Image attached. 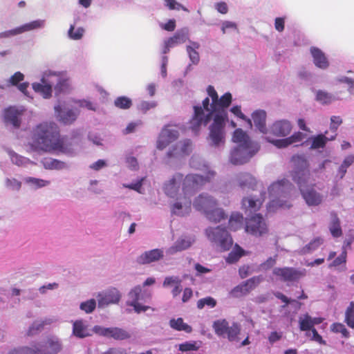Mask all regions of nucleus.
Instances as JSON below:
<instances>
[{
    "label": "nucleus",
    "mask_w": 354,
    "mask_h": 354,
    "mask_svg": "<svg viewBox=\"0 0 354 354\" xmlns=\"http://www.w3.org/2000/svg\"><path fill=\"white\" fill-rule=\"evenodd\" d=\"M313 58L315 65L322 69H326L329 66L328 61L325 54L317 47H311L310 49Z\"/></svg>",
    "instance_id": "obj_32"
},
{
    "label": "nucleus",
    "mask_w": 354,
    "mask_h": 354,
    "mask_svg": "<svg viewBox=\"0 0 354 354\" xmlns=\"http://www.w3.org/2000/svg\"><path fill=\"white\" fill-rule=\"evenodd\" d=\"M32 87L36 93H39L44 99H49L52 97L53 88L49 77L44 81L42 75L40 82L32 83Z\"/></svg>",
    "instance_id": "obj_29"
},
{
    "label": "nucleus",
    "mask_w": 354,
    "mask_h": 354,
    "mask_svg": "<svg viewBox=\"0 0 354 354\" xmlns=\"http://www.w3.org/2000/svg\"><path fill=\"white\" fill-rule=\"evenodd\" d=\"M264 200V196L256 198L254 196H248L243 198L242 200V209L245 211V214H252L257 212Z\"/></svg>",
    "instance_id": "obj_30"
},
{
    "label": "nucleus",
    "mask_w": 354,
    "mask_h": 354,
    "mask_svg": "<svg viewBox=\"0 0 354 354\" xmlns=\"http://www.w3.org/2000/svg\"><path fill=\"white\" fill-rule=\"evenodd\" d=\"M244 254V250L238 245H236L234 249L230 252L226 258V261L229 263L236 262Z\"/></svg>",
    "instance_id": "obj_48"
},
{
    "label": "nucleus",
    "mask_w": 354,
    "mask_h": 354,
    "mask_svg": "<svg viewBox=\"0 0 354 354\" xmlns=\"http://www.w3.org/2000/svg\"><path fill=\"white\" fill-rule=\"evenodd\" d=\"M230 111L237 118L245 121L249 127H252V120L242 113L241 106L234 105L230 109Z\"/></svg>",
    "instance_id": "obj_51"
},
{
    "label": "nucleus",
    "mask_w": 354,
    "mask_h": 354,
    "mask_svg": "<svg viewBox=\"0 0 354 354\" xmlns=\"http://www.w3.org/2000/svg\"><path fill=\"white\" fill-rule=\"evenodd\" d=\"M212 327L218 336L227 337L230 342H239L241 326L238 323L232 322L230 324L226 319H220L214 322Z\"/></svg>",
    "instance_id": "obj_9"
},
{
    "label": "nucleus",
    "mask_w": 354,
    "mask_h": 354,
    "mask_svg": "<svg viewBox=\"0 0 354 354\" xmlns=\"http://www.w3.org/2000/svg\"><path fill=\"white\" fill-rule=\"evenodd\" d=\"M335 138L336 134L330 138H327L325 134L321 133L309 138L306 142L310 145V149H319L321 148L323 149L326 146L327 141L333 140Z\"/></svg>",
    "instance_id": "obj_31"
},
{
    "label": "nucleus",
    "mask_w": 354,
    "mask_h": 354,
    "mask_svg": "<svg viewBox=\"0 0 354 354\" xmlns=\"http://www.w3.org/2000/svg\"><path fill=\"white\" fill-rule=\"evenodd\" d=\"M190 166L196 169L201 170L205 175L188 174L185 176L182 187L183 195L176 197V201L171 204V212L178 216L188 215L192 210V195L203 185L210 182L215 176L216 172L207 164L198 161V158L192 156Z\"/></svg>",
    "instance_id": "obj_2"
},
{
    "label": "nucleus",
    "mask_w": 354,
    "mask_h": 354,
    "mask_svg": "<svg viewBox=\"0 0 354 354\" xmlns=\"http://www.w3.org/2000/svg\"><path fill=\"white\" fill-rule=\"evenodd\" d=\"M5 185L10 190L19 191L21 187V182L15 178H6Z\"/></svg>",
    "instance_id": "obj_55"
},
{
    "label": "nucleus",
    "mask_w": 354,
    "mask_h": 354,
    "mask_svg": "<svg viewBox=\"0 0 354 354\" xmlns=\"http://www.w3.org/2000/svg\"><path fill=\"white\" fill-rule=\"evenodd\" d=\"M267 113L263 110H256L252 113V122L256 129L263 135L264 138L268 142V138H272L268 136V127H266Z\"/></svg>",
    "instance_id": "obj_24"
},
{
    "label": "nucleus",
    "mask_w": 354,
    "mask_h": 354,
    "mask_svg": "<svg viewBox=\"0 0 354 354\" xmlns=\"http://www.w3.org/2000/svg\"><path fill=\"white\" fill-rule=\"evenodd\" d=\"M236 180L241 188H253L256 185V179L248 173L240 174Z\"/></svg>",
    "instance_id": "obj_39"
},
{
    "label": "nucleus",
    "mask_w": 354,
    "mask_h": 354,
    "mask_svg": "<svg viewBox=\"0 0 354 354\" xmlns=\"http://www.w3.org/2000/svg\"><path fill=\"white\" fill-rule=\"evenodd\" d=\"M306 138V134L300 131L295 132L290 136L283 139L268 138V142L272 143L277 148H285L289 145L299 142Z\"/></svg>",
    "instance_id": "obj_27"
},
{
    "label": "nucleus",
    "mask_w": 354,
    "mask_h": 354,
    "mask_svg": "<svg viewBox=\"0 0 354 354\" xmlns=\"http://www.w3.org/2000/svg\"><path fill=\"white\" fill-rule=\"evenodd\" d=\"M216 201L207 194H200L193 203L196 210L203 212L209 221L215 223L225 217L223 210L216 207Z\"/></svg>",
    "instance_id": "obj_7"
},
{
    "label": "nucleus",
    "mask_w": 354,
    "mask_h": 354,
    "mask_svg": "<svg viewBox=\"0 0 354 354\" xmlns=\"http://www.w3.org/2000/svg\"><path fill=\"white\" fill-rule=\"evenodd\" d=\"M179 136L178 127L176 125H165L158 135L156 141L157 149L159 150L166 149L170 144L176 141Z\"/></svg>",
    "instance_id": "obj_12"
},
{
    "label": "nucleus",
    "mask_w": 354,
    "mask_h": 354,
    "mask_svg": "<svg viewBox=\"0 0 354 354\" xmlns=\"http://www.w3.org/2000/svg\"><path fill=\"white\" fill-rule=\"evenodd\" d=\"M207 93L208 97L203 100L202 104L194 106V115L189 122V129L196 134L202 125L205 126L212 120L209 127L208 141L210 146L221 148L225 142V126L228 119L227 109L232 102V95L227 92L218 97L212 86H208Z\"/></svg>",
    "instance_id": "obj_1"
},
{
    "label": "nucleus",
    "mask_w": 354,
    "mask_h": 354,
    "mask_svg": "<svg viewBox=\"0 0 354 354\" xmlns=\"http://www.w3.org/2000/svg\"><path fill=\"white\" fill-rule=\"evenodd\" d=\"M24 80V75L18 71L14 73L8 80L9 84L12 86H17Z\"/></svg>",
    "instance_id": "obj_61"
},
{
    "label": "nucleus",
    "mask_w": 354,
    "mask_h": 354,
    "mask_svg": "<svg viewBox=\"0 0 354 354\" xmlns=\"http://www.w3.org/2000/svg\"><path fill=\"white\" fill-rule=\"evenodd\" d=\"M85 30L82 27L75 28L74 24H71L68 30L67 35L69 39L72 40L81 39L84 34Z\"/></svg>",
    "instance_id": "obj_45"
},
{
    "label": "nucleus",
    "mask_w": 354,
    "mask_h": 354,
    "mask_svg": "<svg viewBox=\"0 0 354 354\" xmlns=\"http://www.w3.org/2000/svg\"><path fill=\"white\" fill-rule=\"evenodd\" d=\"M121 295L116 288H111L97 295V304L99 308H104L110 304L119 302Z\"/></svg>",
    "instance_id": "obj_22"
},
{
    "label": "nucleus",
    "mask_w": 354,
    "mask_h": 354,
    "mask_svg": "<svg viewBox=\"0 0 354 354\" xmlns=\"http://www.w3.org/2000/svg\"><path fill=\"white\" fill-rule=\"evenodd\" d=\"M25 111L26 109L23 106H10L5 109L3 111L5 123L14 128H19L21 122V116Z\"/></svg>",
    "instance_id": "obj_18"
},
{
    "label": "nucleus",
    "mask_w": 354,
    "mask_h": 354,
    "mask_svg": "<svg viewBox=\"0 0 354 354\" xmlns=\"http://www.w3.org/2000/svg\"><path fill=\"white\" fill-rule=\"evenodd\" d=\"M163 249L156 248L145 251L137 257V263L142 265L157 262L164 257Z\"/></svg>",
    "instance_id": "obj_26"
},
{
    "label": "nucleus",
    "mask_w": 354,
    "mask_h": 354,
    "mask_svg": "<svg viewBox=\"0 0 354 354\" xmlns=\"http://www.w3.org/2000/svg\"><path fill=\"white\" fill-rule=\"evenodd\" d=\"M293 185L285 178L278 180L268 187L270 202L268 205L269 212H274L278 208L287 209L291 207Z\"/></svg>",
    "instance_id": "obj_6"
},
{
    "label": "nucleus",
    "mask_w": 354,
    "mask_h": 354,
    "mask_svg": "<svg viewBox=\"0 0 354 354\" xmlns=\"http://www.w3.org/2000/svg\"><path fill=\"white\" fill-rule=\"evenodd\" d=\"M316 100L322 104H327L335 101V97L326 91L319 90L316 93Z\"/></svg>",
    "instance_id": "obj_46"
},
{
    "label": "nucleus",
    "mask_w": 354,
    "mask_h": 354,
    "mask_svg": "<svg viewBox=\"0 0 354 354\" xmlns=\"http://www.w3.org/2000/svg\"><path fill=\"white\" fill-rule=\"evenodd\" d=\"M72 335L77 338L83 339L90 337L94 333L93 328H90L86 320L80 319L72 321Z\"/></svg>",
    "instance_id": "obj_25"
},
{
    "label": "nucleus",
    "mask_w": 354,
    "mask_h": 354,
    "mask_svg": "<svg viewBox=\"0 0 354 354\" xmlns=\"http://www.w3.org/2000/svg\"><path fill=\"white\" fill-rule=\"evenodd\" d=\"M216 304V301L211 297H207L205 298L201 299L197 302V307L199 309H202L205 306H207L209 308H214Z\"/></svg>",
    "instance_id": "obj_56"
},
{
    "label": "nucleus",
    "mask_w": 354,
    "mask_h": 354,
    "mask_svg": "<svg viewBox=\"0 0 354 354\" xmlns=\"http://www.w3.org/2000/svg\"><path fill=\"white\" fill-rule=\"evenodd\" d=\"M93 331L99 335L106 337H112L119 340H123L130 337L128 332L117 327L104 328L100 326H95L93 327Z\"/></svg>",
    "instance_id": "obj_21"
},
{
    "label": "nucleus",
    "mask_w": 354,
    "mask_h": 354,
    "mask_svg": "<svg viewBox=\"0 0 354 354\" xmlns=\"http://www.w3.org/2000/svg\"><path fill=\"white\" fill-rule=\"evenodd\" d=\"M200 47L201 45L198 42L192 40H189V43L186 46V51L189 60L194 65H197L200 61V55L198 52Z\"/></svg>",
    "instance_id": "obj_36"
},
{
    "label": "nucleus",
    "mask_w": 354,
    "mask_h": 354,
    "mask_svg": "<svg viewBox=\"0 0 354 354\" xmlns=\"http://www.w3.org/2000/svg\"><path fill=\"white\" fill-rule=\"evenodd\" d=\"M35 347L38 353L57 354L62 349V343L58 337L49 335L43 343H39Z\"/></svg>",
    "instance_id": "obj_17"
},
{
    "label": "nucleus",
    "mask_w": 354,
    "mask_h": 354,
    "mask_svg": "<svg viewBox=\"0 0 354 354\" xmlns=\"http://www.w3.org/2000/svg\"><path fill=\"white\" fill-rule=\"evenodd\" d=\"M53 322L51 318H45L44 319L35 320L28 328L26 335L30 337L37 335L40 332L46 325H50Z\"/></svg>",
    "instance_id": "obj_35"
},
{
    "label": "nucleus",
    "mask_w": 354,
    "mask_h": 354,
    "mask_svg": "<svg viewBox=\"0 0 354 354\" xmlns=\"http://www.w3.org/2000/svg\"><path fill=\"white\" fill-rule=\"evenodd\" d=\"M232 141L236 146L230 151L229 160L234 165L248 162L259 150V144L241 129L234 131Z\"/></svg>",
    "instance_id": "obj_5"
},
{
    "label": "nucleus",
    "mask_w": 354,
    "mask_h": 354,
    "mask_svg": "<svg viewBox=\"0 0 354 354\" xmlns=\"http://www.w3.org/2000/svg\"><path fill=\"white\" fill-rule=\"evenodd\" d=\"M200 345L194 341H189L178 345V350L182 353L197 351Z\"/></svg>",
    "instance_id": "obj_50"
},
{
    "label": "nucleus",
    "mask_w": 354,
    "mask_h": 354,
    "mask_svg": "<svg viewBox=\"0 0 354 354\" xmlns=\"http://www.w3.org/2000/svg\"><path fill=\"white\" fill-rule=\"evenodd\" d=\"M247 233L257 236H263L268 233V227L266 220L260 214H257L245 221Z\"/></svg>",
    "instance_id": "obj_11"
},
{
    "label": "nucleus",
    "mask_w": 354,
    "mask_h": 354,
    "mask_svg": "<svg viewBox=\"0 0 354 354\" xmlns=\"http://www.w3.org/2000/svg\"><path fill=\"white\" fill-rule=\"evenodd\" d=\"M345 322L351 328H354V301L350 302L345 312Z\"/></svg>",
    "instance_id": "obj_49"
},
{
    "label": "nucleus",
    "mask_w": 354,
    "mask_h": 354,
    "mask_svg": "<svg viewBox=\"0 0 354 354\" xmlns=\"http://www.w3.org/2000/svg\"><path fill=\"white\" fill-rule=\"evenodd\" d=\"M143 180H144V179L141 178V179L137 180L136 181L133 182L131 183H129V184L123 183L122 187L124 188L133 189V190L138 192L139 194H143L144 193V189L142 188Z\"/></svg>",
    "instance_id": "obj_54"
},
{
    "label": "nucleus",
    "mask_w": 354,
    "mask_h": 354,
    "mask_svg": "<svg viewBox=\"0 0 354 354\" xmlns=\"http://www.w3.org/2000/svg\"><path fill=\"white\" fill-rule=\"evenodd\" d=\"M194 242V239L193 237L189 236H181L173 245L166 250L165 252L168 255H174L177 252L188 249Z\"/></svg>",
    "instance_id": "obj_28"
},
{
    "label": "nucleus",
    "mask_w": 354,
    "mask_h": 354,
    "mask_svg": "<svg viewBox=\"0 0 354 354\" xmlns=\"http://www.w3.org/2000/svg\"><path fill=\"white\" fill-rule=\"evenodd\" d=\"M189 30L187 28H181L176 32V33L169 38L165 39L163 42L162 54H167L169 52L170 48L176 46L189 41Z\"/></svg>",
    "instance_id": "obj_19"
},
{
    "label": "nucleus",
    "mask_w": 354,
    "mask_h": 354,
    "mask_svg": "<svg viewBox=\"0 0 354 354\" xmlns=\"http://www.w3.org/2000/svg\"><path fill=\"white\" fill-rule=\"evenodd\" d=\"M192 151V141L189 139H185L171 145L167 152V157L170 159L180 160L189 156Z\"/></svg>",
    "instance_id": "obj_13"
},
{
    "label": "nucleus",
    "mask_w": 354,
    "mask_h": 354,
    "mask_svg": "<svg viewBox=\"0 0 354 354\" xmlns=\"http://www.w3.org/2000/svg\"><path fill=\"white\" fill-rule=\"evenodd\" d=\"M346 259V252L344 250L342 254L337 257L333 262L330 264L329 267H337L341 264H344L342 270H346L345 263Z\"/></svg>",
    "instance_id": "obj_59"
},
{
    "label": "nucleus",
    "mask_w": 354,
    "mask_h": 354,
    "mask_svg": "<svg viewBox=\"0 0 354 354\" xmlns=\"http://www.w3.org/2000/svg\"><path fill=\"white\" fill-rule=\"evenodd\" d=\"M115 105L120 109H128L131 105V100L124 96L119 97L115 100Z\"/></svg>",
    "instance_id": "obj_57"
},
{
    "label": "nucleus",
    "mask_w": 354,
    "mask_h": 354,
    "mask_svg": "<svg viewBox=\"0 0 354 354\" xmlns=\"http://www.w3.org/2000/svg\"><path fill=\"white\" fill-rule=\"evenodd\" d=\"M182 280L177 276H169L165 277L162 286L164 287L174 286L178 284H180Z\"/></svg>",
    "instance_id": "obj_60"
},
{
    "label": "nucleus",
    "mask_w": 354,
    "mask_h": 354,
    "mask_svg": "<svg viewBox=\"0 0 354 354\" xmlns=\"http://www.w3.org/2000/svg\"><path fill=\"white\" fill-rule=\"evenodd\" d=\"M262 281V277L260 276L254 277L242 284L236 286L233 290V293H235L236 292H241L243 294H245L248 292L250 290L254 288L258 284H259Z\"/></svg>",
    "instance_id": "obj_34"
},
{
    "label": "nucleus",
    "mask_w": 354,
    "mask_h": 354,
    "mask_svg": "<svg viewBox=\"0 0 354 354\" xmlns=\"http://www.w3.org/2000/svg\"><path fill=\"white\" fill-rule=\"evenodd\" d=\"M129 299L127 304L133 306L135 312L140 313L145 312L148 308L147 306H143L139 301H145L147 297H149V295L145 291H142L140 286L134 287L129 293Z\"/></svg>",
    "instance_id": "obj_14"
},
{
    "label": "nucleus",
    "mask_w": 354,
    "mask_h": 354,
    "mask_svg": "<svg viewBox=\"0 0 354 354\" xmlns=\"http://www.w3.org/2000/svg\"><path fill=\"white\" fill-rule=\"evenodd\" d=\"M96 301L94 299H90L85 301H83L80 305L81 310L85 312L87 314L91 313L94 311L96 308Z\"/></svg>",
    "instance_id": "obj_52"
},
{
    "label": "nucleus",
    "mask_w": 354,
    "mask_h": 354,
    "mask_svg": "<svg viewBox=\"0 0 354 354\" xmlns=\"http://www.w3.org/2000/svg\"><path fill=\"white\" fill-rule=\"evenodd\" d=\"M243 224V215L239 212L232 213L229 221L230 228L232 230L236 231L241 228Z\"/></svg>",
    "instance_id": "obj_43"
},
{
    "label": "nucleus",
    "mask_w": 354,
    "mask_h": 354,
    "mask_svg": "<svg viewBox=\"0 0 354 354\" xmlns=\"http://www.w3.org/2000/svg\"><path fill=\"white\" fill-rule=\"evenodd\" d=\"M54 109L57 118L66 124L73 123L79 115L77 110L62 107L60 104L55 105Z\"/></svg>",
    "instance_id": "obj_23"
},
{
    "label": "nucleus",
    "mask_w": 354,
    "mask_h": 354,
    "mask_svg": "<svg viewBox=\"0 0 354 354\" xmlns=\"http://www.w3.org/2000/svg\"><path fill=\"white\" fill-rule=\"evenodd\" d=\"M125 163L127 167L133 171H136L139 169V165L136 157L133 156L131 153L125 154Z\"/></svg>",
    "instance_id": "obj_53"
},
{
    "label": "nucleus",
    "mask_w": 354,
    "mask_h": 354,
    "mask_svg": "<svg viewBox=\"0 0 354 354\" xmlns=\"http://www.w3.org/2000/svg\"><path fill=\"white\" fill-rule=\"evenodd\" d=\"M75 104H77L80 107L86 108L88 110H95V105L91 101L86 100H78L73 101Z\"/></svg>",
    "instance_id": "obj_64"
},
{
    "label": "nucleus",
    "mask_w": 354,
    "mask_h": 354,
    "mask_svg": "<svg viewBox=\"0 0 354 354\" xmlns=\"http://www.w3.org/2000/svg\"><path fill=\"white\" fill-rule=\"evenodd\" d=\"M299 324L300 330L303 331L309 332L314 328L312 317L308 314L299 317Z\"/></svg>",
    "instance_id": "obj_44"
},
{
    "label": "nucleus",
    "mask_w": 354,
    "mask_h": 354,
    "mask_svg": "<svg viewBox=\"0 0 354 354\" xmlns=\"http://www.w3.org/2000/svg\"><path fill=\"white\" fill-rule=\"evenodd\" d=\"M45 26L46 21L44 19H37L20 26L19 28L22 34L30 30L44 28Z\"/></svg>",
    "instance_id": "obj_41"
},
{
    "label": "nucleus",
    "mask_w": 354,
    "mask_h": 354,
    "mask_svg": "<svg viewBox=\"0 0 354 354\" xmlns=\"http://www.w3.org/2000/svg\"><path fill=\"white\" fill-rule=\"evenodd\" d=\"M41 162L44 168L47 169L61 170L68 168L66 162L51 158H44Z\"/></svg>",
    "instance_id": "obj_38"
},
{
    "label": "nucleus",
    "mask_w": 354,
    "mask_h": 354,
    "mask_svg": "<svg viewBox=\"0 0 354 354\" xmlns=\"http://www.w3.org/2000/svg\"><path fill=\"white\" fill-rule=\"evenodd\" d=\"M165 6L170 10H180L182 9L185 12H188L187 8L183 6L182 4L177 2L176 0H165Z\"/></svg>",
    "instance_id": "obj_62"
},
{
    "label": "nucleus",
    "mask_w": 354,
    "mask_h": 354,
    "mask_svg": "<svg viewBox=\"0 0 354 354\" xmlns=\"http://www.w3.org/2000/svg\"><path fill=\"white\" fill-rule=\"evenodd\" d=\"M185 177L180 173L175 174L172 178L168 180L164 185V191L166 195L171 198H176L180 195H183L180 185L183 186Z\"/></svg>",
    "instance_id": "obj_20"
},
{
    "label": "nucleus",
    "mask_w": 354,
    "mask_h": 354,
    "mask_svg": "<svg viewBox=\"0 0 354 354\" xmlns=\"http://www.w3.org/2000/svg\"><path fill=\"white\" fill-rule=\"evenodd\" d=\"M169 326L174 330L178 331H185L186 333L192 332V327L185 323L182 318L172 319L169 321Z\"/></svg>",
    "instance_id": "obj_42"
},
{
    "label": "nucleus",
    "mask_w": 354,
    "mask_h": 354,
    "mask_svg": "<svg viewBox=\"0 0 354 354\" xmlns=\"http://www.w3.org/2000/svg\"><path fill=\"white\" fill-rule=\"evenodd\" d=\"M23 181L31 189H39L50 185V181L46 179L35 178L32 176H26L23 178Z\"/></svg>",
    "instance_id": "obj_33"
},
{
    "label": "nucleus",
    "mask_w": 354,
    "mask_h": 354,
    "mask_svg": "<svg viewBox=\"0 0 354 354\" xmlns=\"http://www.w3.org/2000/svg\"><path fill=\"white\" fill-rule=\"evenodd\" d=\"M207 239L223 250H228L232 245V239L227 231L221 226L208 227L205 230Z\"/></svg>",
    "instance_id": "obj_10"
},
{
    "label": "nucleus",
    "mask_w": 354,
    "mask_h": 354,
    "mask_svg": "<svg viewBox=\"0 0 354 354\" xmlns=\"http://www.w3.org/2000/svg\"><path fill=\"white\" fill-rule=\"evenodd\" d=\"M31 147L35 151L73 154L75 148L61 138L58 126L55 122H43L32 131Z\"/></svg>",
    "instance_id": "obj_3"
},
{
    "label": "nucleus",
    "mask_w": 354,
    "mask_h": 354,
    "mask_svg": "<svg viewBox=\"0 0 354 354\" xmlns=\"http://www.w3.org/2000/svg\"><path fill=\"white\" fill-rule=\"evenodd\" d=\"M323 243V239L317 237L311 241L308 244L304 246L300 251L303 254L311 253L317 250Z\"/></svg>",
    "instance_id": "obj_47"
},
{
    "label": "nucleus",
    "mask_w": 354,
    "mask_h": 354,
    "mask_svg": "<svg viewBox=\"0 0 354 354\" xmlns=\"http://www.w3.org/2000/svg\"><path fill=\"white\" fill-rule=\"evenodd\" d=\"M50 78L55 95L68 94L73 90L69 75L64 71L47 70L43 73V80Z\"/></svg>",
    "instance_id": "obj_8"
},
{
    "label": "nucleus",
    "mask_w": 354,
    "mask_h": 354,
    "mask_svg": "<svg viewBox=\"0 0 354 354\" xmlns=\"http://www.w3.org/2000/svg\"><path fill=\"white\" fill-rule=\"evenodd\" d=\"M295 167L292 173L293 180L297 184L302 198L308 206H317L324 199L322 194L309 185L310 171L307 160L301 156L293 157Z\"/></svg>",
    "instance_id": "obj_4"
},
{
    "label": "nucleus",
    "mask_w": 354,
    "mask_h": 354,
    "mask_svg": "<svg viewBox=\"0 0 354 354\" xmlns=\"http://www.w3.org/2000/svg\"><path fill=\"white\" fill-rule=\"evenodd\" d=\"M273 274L285 282H295L304 277L306 271L305 269H295L293 268H275Z\"/></svg>",
    "instance_id": "obj_15"
},
{
    "label": "nucleus",
    "mask_w": 354,
    "mask_h": 354,
    "mask_svg": "<svg viewBox=\"0 0 354 354\" xmlns=\"http://www.w3.org/2000/svg\"><path fill=\"white\" fill-rule=\"evenodd\" d=\"M331 330L335 333H339L344 337H349V332L343 324L335 323L331 326Z\"/></svg>",
    "instance_id": "obj_58"
},
{
    "label": "nucleus",
    "mask_w": 354,
    "mask_h": 354,
    "mask_svg": "<svg viewBox=\"0 0 354 354\" xmlns=\"http://www.w3.org/2000/svg\"><path fill=\"white\" fill-rule=\"evenodd\" d=\"M292 124L286 119L277 120L273 122L268 127V136L272 138H285L290 135L292 130Z\"/></svg>",
    "instance_id": "obj_16"
},
{
    "label": "nucleus",
    "mask_w": 354,
    "mask_h": 354,
    "mask_svg": "<svg viewBox=\"0 0 354 354\" xmlns=\"http://www.w3.org/2000/svg\"><path fill=\"white\" fill-rule=\"evenodd\" d=\"M8 154L12 162L19 167H27L29 165L34 164V162L28 158L20 156L12 151H9Z\"/></svg>",
    "instance_id": "obj_40"
},
{
    "label": "nucleus",
    "mask_w": 354,
    "mask_h": 354,
    "mask_svg": "<svg viewBox=\"0 0 354 354\" xmlns=\"http://www.w3.org/2000/svg\"><path fill=\"white\" fill-rule=\"evenodd\" d=\"M157 106V103L154 101L147 102V101H142L138 105V109L142 111L144 113H146L147 111L155 108Z\"/></svg>",
    "instance_id": "obj_63"
},
{
    "label": "nucleus",
    "mask_w": 354,
    "mask_h": 354,
    "mask_svg": "<svg viewBox=\"0 0 354 354\" xmlns=\"http://www.w3.org/2000/svg\"><path fill=\"white\" fill-rule=\"evenodd\" d=\"M329 230L334 237H339L342 234L340 226V221L335 212L330 213V221L329 224Z\"/></svg>",
    "instance_id": "obj_37"
}]
</instances>
